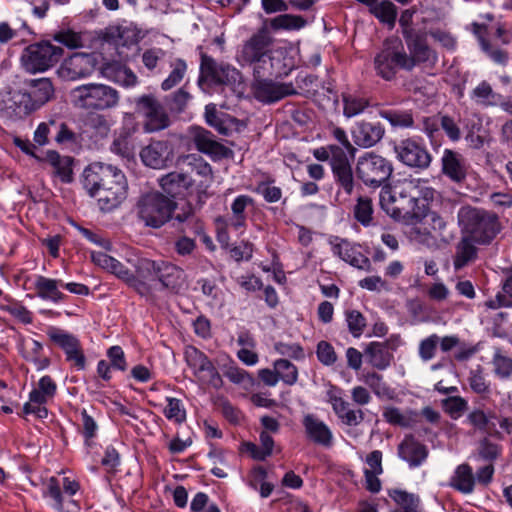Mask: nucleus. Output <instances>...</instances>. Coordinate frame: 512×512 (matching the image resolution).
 <instances>
[{
  "label": "nucleus",
  "instance_id": "obj_45",
  "mask_svg": "<svg viewBox=\"0 0 512 512\" xmlns=\"http://www.w3.org/2000/svg\"><path fill=\"white\" fill-rule=\"evenodd\" d=\"M201 284L202 293L210 299V305L215 308H222L225 304V295L223 291L212 281L202 279L198 281Z\"/></svg>",
  "mask_w": 512,
  "mask_h": 512
},
{
  "label": "nucleus",
  "instance_id": "obj_22",
  "mask_svg": "<svg viewBox=\"0 0 512 512\" xmlns=\"http://www.w3.org/2000/svg\"><path fill=\"white\" fill-rule=\"evenodd\" d=\"M24 85L27 89L23 91L32 113L54 97L55 89L50 78L27 79Z\"/></svg>",
  "mask_w": 512,
  "mask_h": 512
},
{
  "label": "nucleus",
  "instance_id": "obj_52",
  "mask_svg": "<svg viewBox=\"0 0 512 512\" xmlns=\"http://www.w3.org/2000/svg\"><path fill=\"white\" fill-rule=\"evenodd\" d=\"M167 401L168 404L164 409L165 416L176 423H182L186 419V412L181 401L177 398H167Z\"/></svg>",
  "mask_w": 512,
  "mask_h": 512
},
{
  "label": "nucleus",
  "instance_id": "obj_7",
  "mask_svg": "<svg viewBox=\"0 0 512 512\" xmlns=\"http://www.w3.org/2000/svg\"><path fill=\"white\" fill-rule=\"evenodd\" d=\"M242 84V74L231 64L217 62L211 56L201 54L200 75L198 85L204 90V86H228L233 89Z\"/></svg>",
  "mask_w": 512,
  "mask_h": 512
},
{
  "label": "nucleus",
  "instance_id": "obj_58",
  "mask_svg": "<svg viewBox=\"0 0 512 512\" xmlns=\"http://www.w3.org/2000/svg\"><path fill=\"white\" fill-rule=\"evenodd\" d=\"M401 338L398 335H392L385 341H375L371 342L364 352H384V351H394L400 347Z\"/></svg>",
  "mask_w": 512,
  "mask_h": 512
},
{
  "label": "nucleus",
  "instance_id": "obj_31",
  "mask_svg": "<svg viewBox=\"0 0 512 512\" xmlns=\"http://www.w3.org/2000/svg\"><path fill=\"white\" fill-rule=\"evenodd\" d=\"M303 425L308 437L315 443L326 447L332 444V432L323 421L319 420L313 415H307L304 418Z\"/></svg>",
  "mask_w": 512,
  "mask_h": 512
},
{
  "label": "nucleus",
  "instance_id": "obj_9",
  "mask_svg": "<svg viewBox=\"0 0 512 512\" xmlns=\"http://www.w3.org/2000/svg\"><path fill=\"white\" fill-rule=\"evenodd\" d=\"M175 209L176 203L159 192L147 193L137 202L139 218L153 228H159L169 221Z\"/></svg>",
  "mask_w": 512,
  "mask_h": 512
},
{
  "label": "nucleus",
  "instance_id": "obj_40",
  "mask_svg": "<svg viewBox=\"0 0 512 512\" xmlns=\"http://www.w3.org/2000/svg\"><path fill=\"white\" fill-rule=\"evenodd\" d=\"M379 115L394 128L407 129L414 127V117L411 110L386 109L381 110Z\"/></svg>",
  "mask_w": 512,
  "mask_h": 512
},
{
  "label": "nucleus",
  "instance_id": "obj_27",
  "mask_svg": "<svg viewBox=\"0 0 512 512\" xmlns=\"http://www.w3.org/2000/svg\"><path fill=\"white\" fill-rule=\"evenodd\" d=\"M330 243L332 245L334 255H337L350 265L359 269H366L370 265L369 259L362 254L359 247L353 245L347 240L335 237L330 241Z\"/></svg>",
  "mask_w": 512,
  "mask_h": 512
},
{
  "label": "nucleus",
  "instance_id": "obj_4",
  "mask_svg": "<svg viewBox=\"0 0 512 512\" xmlns=\"http://www.w3.org/2000/svg\"><path fill=\"white\" fill-rule=\"evenodd\" d=\"M135 268L138 276L150 287L149 295L152 290L158 289V286L175 293L183 288V270L169 262L142 258L137 260Z\"/></svg>",
  "mask_w": 512,
  "mask_h": 512
},
{
  "label": "nucleus",
  "instance_id": "obj_24",
  "mask_svg": "<svg viewBox=\"0 0 512 512\" xmlns=\"http://www.w3.org/2000/svg\"><path fill=\"white\" fill-rule=\"evenodd\" d=\"M192 139L199 151L211 156L213 159L228 158L233 153L232 150L217 142L213 134L204 128H192Z\"/></svg>",
  "mask_w": 512,
  "mask_h": 512
},
{
  "label": "nucleus",
  "instance_id": "obj_32",
  "mask_svg": "<svg viewBox=\"0 0 512 512\" xmlns=\"http://www.w3.org/2000/svg\"><path fill=\"white\" fill-rule=\"evenodd\" d=\"M254 205V200L248 195L237 196L231 204V215L227 219V226L238 231L246 226L248 207Z\"/></svg>",
  "mask_w": 512,
  "mask_h": 512
},
{
  "label": "nucleus",
  "instance_id": "obj_49",
  "mask_svg": "<svg viewBox=\"0 0 512 512\" xmlns=\"http://www.w3.org/2000/svg\"><path fill=\"white\" fill-rule=\"evenodd\" d=\"M374 15L384 23L393 25L396 20V7L390 1H382L373 9Z\"/></svg>",
  "mask_w": 512,
  "mask_h": 512
},
{
  "label": "nucleus",
  "instance_id": "obj_36",
  "mask_svg": "<svg viewBox=\"0 0 512 512\" xmlns=\"http://www.w3.org/2000/svg\"><path fill=\"white\" fill-rule=\"evenodd\" d=\"M450 486L463 494H471L475 487V476L468 464L459 465L450 479Z\"/></svg>",
  "mask_w": 512,
  "mask_h": 512
},
{
  "label": "nucleus",
  "instance_id": "obj_21",
  "mask_svg": "<svg viewBox=\"0 0 512 512\" xmlns=\"http://www.w3.org/2000/svg\"><path fill=\"white\" fill-rule=\"evenodd\" d=\"M334 157V162L331 163V172L333 175L334 183L338 190L337 195L344 193L347 196L352 195L356 186V180L352 168L349 155L337 153Z\"/></svg>",
  "mask_w": 512,
  "mask_h": 512
},
{
  "label": "nucleus",
  "instance_id": "obj_20",
  "mask_svg": "<svg viewBox=\"0 0 512 512\" xmlns=\"http://www.w3.org/2000/svg\"><path fill=\"white\" fill-rule=\"evenodd\" d=\"M140 157L147 167L164 169L173 162V144L167 140H153L141 150Z\"/></svg>",
  "mask_w": 512,
  "mask_h": 512
},
{
  "label": "nucleus",
  "instance_id": "obj_25",
  "mask_svg": "<svg viewBox=\"0 0 512 512\" xmlns=\"http://www.w3.org/2000/svg\"><path fill=\"white\" fill-rule=\"evenodd\" d=\"M186 361L200 381L215 388L222 385L219 373L205 354H186Z\"/></svg>",
  "mask_w": 512,
  "mask_h": 512
},
{
  "label": "nucleus",
  "instance_id": "obj_50",
  "mask_svg": "<svg viewBox=\"0 0 512 512\" xmlns=\"http://www.w3.org/2000/svg\"><path fill=\"white\" fill-rule=\"evenodd\" d=\"M53 39L70 49H76L83 46L81 34L72 30L59 31L53 36Z\"/></svg>",
  "mask_w": 512,
  "mask_h": 512
},
{
  "label": "nucleus",
  "instance_id": "obj_62",
  "mask_svg": "<svg viewBox=\"0 0 512 512\" xmlns=\"http://www.w3.org/2000/svg\"><path fill=\"white\" fill-rule=\"evenodd\" d=\"M383 417L388 423L402 427H408L411 422L408 416L401 413V411L395 407H387L383 412Z\"/></svg>",
  "mask_w": 512,
  "mask_h": 512
},
{
  "label": "nucleus",
  "instance_id": "obj_15",
  "mask_svg": "<svg viewBox=\"0 0 512 512\" xmlns=\"http://www.w3.org/2000/svg\"><path fill=\"white\" fill-rule=\"evenodd\" d=\"M394 152L400 162L411 168L424 170L432 162V156L426 147L412 138L399 141L394 146Z\"/></svg>",
  "mask_w": 512,
  "mask_h": 512
},
{
  "label": "nucleus",
  "instance_id": "obj_14",
  "mask_svg": "<svg viewBox=\"0 0 512 512\" xmlns=\"http://www.w3.org/2000/svg\"><path fill=\"white\" fill-rule=\"evenodd\" d=\"M136 113L144 118V130L152 133L161 131L170 125L169 116L153 95H142L135 100Z\"/></svg>",
  "mask_w": 512,
  "mask_h": 512
},
{
  "label": "nucleus",
  "instance_id": "obj_2",
  "mask_svg": "<svg viewBox=\"0 0 512 512\" xmlns=\"http://www.w3.org/2000/svg\"><path fill=\"white\" fill-rule=\"evenodd\" d=\"M399 194L396 205L390 209V216L396 220L411 222L420 220L428 210V201L434 197L435 190L422 180H404L396 185Z\"/></svg>",
  "mask_w": 512,
  "mask_h": 512
},
{
  "label": "nucleus",
  "instance_id": "obj_5",
  "mask_svg": "<svg viewBox=\"0 0 512 512\" xmlns=\"http://www.w3.org/2000/svg\"><path fill=\"white\" fill-rule=\"evenodd\" d=\"M458 220L468 237L479 244L490 243L501 230L498 216L480 208L462 207L458 212Z\"/></svg>",
  "mask_w": 512,
  "mask_h": 512
},
{
  "label": "nucleus",
  "instance_id": "obj_35",
  "mask_svg": "<svg viewBox=\"0 0 512 512\" xmlns=\"http://www.w3.org/2000/svg\"><path fill=\"white\" fill-rule=\"evenodd\" d=\"M109 273L125 281L134 288L141 296H149L150 287L138 275L134 276L121 262L114 258Z\"/></svg>",
  "mask_w": 512,
  "mask_h": 512
},
{
  "label": "nucleus",
  "instance_id": "obj_60",
  "mask_svg": "<svg viewBox=\"0 0 512 512\" xmlns=\"http://www.w3.org/2000/svg\"><path fill=\"white\" fill-rule=\"evenodd\" d=\"M399 194L396 193V185L390 187L384 185L380 191V205L382 209L390 215V209L396 205Z\"/></svg>",
  "mask_w": 512,
  "mask_h": 512
},
{
  "label": "nucleus",
  "instance_id": "obj_42",
  "mask_svg": "<svg viewBox=\"0 0 512 512\" xmlns=\"http://www.w3.org/2000/svg\"><path fill=\"white\" fill-rule=\"evenodd\" d=\"M171 71L167 78L161 83V88L164 91L171 90L177 86L185 77L187 73V63L184 59L175 58L170 63Z\"/></svg>",
  "mask_w": 512,
  "mask_h": 512
},
{
  "label": "nucleus",
  "instance_id": "obj_37",
  "mask_svg": "<svg viewBox=\"0 0 512 512\" xmlns=\"http://www.w3.org/2000/svg\"><path fill=\"white\" fill-rule=\"evenodd\" d=\"M34 285L37 296L43 300H50L54 303H58L64 298L63 293L58 289L59 285H63L60 280L38 276Z\"/></svg>",
  "mask_w": 512,
  "mask_h": 512
},
{
  "label": "nucleus",
  "instance_id": "obj_44",
  "mask_svg": "<svg viewBox=\"0 0 512 512\" xmlns=\"http://www.w3.org/2000/svg\"><path fill=\"white\" fill-rule=\"evenodd\" d=\"M306 20L299 15L281 14L270 21L274 30H299L306 25Z\"/></svg>",
  "mask_w": 512,
  "mask_h": 512
},
{
  "label": "nucleus",
  "instance_id": "obj_17",
  "mask_svg": "<svg viewBox=\"0 0 512 512\" xmlns=\"http://www.w3.org/2000/svg\"><path fill=\"white\" fill-rule=\"evenodd\" d=\"M96 58L89 53H74L58 68V75L66 81H75L91 75L96 68Z\"/></svg>",
  "mask_w": 512,
  "mask_h": 512
},
{
  "label": "nucleus",
  "instance_id": "obj_47",
  "mask_svg": "<svg viewBox=\"0 0 512 512\" xmlns=\"http://www.w3.org/2000/svg\"><path fill=\"white\" fill-rule=\"evenodd\" d=\"M274 369L279 376V379L287 384H293L297 380V369L288 360L279 359L274 363Z\"/></svg>",
  "mask_w": 512,
  "mask_h": 512
},
{
  "label": "nucleus",
  "instance_id": "obj_1",
  "mask_svg": "<svg viewBox=\"0 0 512 512\" xmlns=\"http://www.w3.org/2000/svg\"><path fill=\"white\" fill-rule=\"evenodd\" d=\"M82 184L104 212L117 208L126 198L128 184L124 173L109 164L95 162L82 174Z\"/></svg>",
  "mask_w": 512,
  "mask_h": 512
},
{
  "label": "nucleus",
  "instance_id": "obj_34",
  "mask_svg": "<svg viewBox=\"0 0 512 512\" xmlns=\"http://www.w3.org/2000/svg\"><path fill=\"white\" fill-rule=\"evenodd\" d=\"M46 161L62 182L70 183L73 180V159L70 156H61L58 152L50 150L47 152Z\"/></svg>",
  "mask_w": 512,
  "mask_h": 512
},
{
  "label": "nucleus",
  "instance_id": "obj_46",
  "mask_svg": "<svg viewBox=\"0 0 512 512\" xmlns=\"http://www.w3.org/2000/svg\"><path fill=\"white\" fill-rule=\"evenodd\" d=\"M390 497L404 508V512H418L419 499L413 494L402 490H392Z\"/></svg>",
  "mask_w": 512,
  "mask_h": 512
},
{
  "label": "nucleus",
  "instance_id": "obj_26",
  "mask_svg": "<svg viewBox=\"0 0 512 512\" xmlns=\"http://www.w3.org/2000/svg\"><path fill=\"white\" fill-rule=\"evenodd\" d=\"M385 134L379 122L359 121L352 130L354 143L361 148H371L381 141Z\"/></svg>",
  "mask_w": 512,
  "mask_h": 512
},
{
  "label": "nucleus",
  "instance_id": "obj_48",
  "mask_svg": "<svg viewBox=\"0 0 512 512\" xmlns=\"http://www.w3.org/2000/svg\"><path fill=\"white\" fill-rule=\"evenodd\" d=\"M492 415L481 409H475L467 416L468 422L476 429L484 433H490Z\"/></svg>",
  "mask_w": 512,
  "mask_h": 512
},
{
  "label": "nucleus",
  "instance_id": "obj_12",
  "mask_svg": "<svg viewBox=\"0 0 512 512\" xmlns=\"http://www.w3.org/2000/svg\"><path fill=\"white\" fill-rule=\"evenodd\" d=\"M73 98L74 104L79 108L104 110L118 104L119 94L107 85L88 84L75 88Z\"/></svg>",
  "mask_w": 512,
  "mask_h": 512
},
{
  "label": "nucleus",
  "instance_id": "obj_28",
  "mask_svg": "<svg viewBox=\"0 0 512 512\" xmlns=\"http://www.w3.org/2000/svg\"><path fill=\"white\" fill-rule=\"evenodd\" d=\"M170 220H173V226L182 225L180 228L183 233L201 234L202 222L195 216L193 207L185 203L180 208L172 212Z\"/></svg>",
  "mask_w": 512,
  "mask_h": 512
},
{
  "label": "nucleus",
  "instance_id": "obj_53",
  "mask_svg": "<svg viewBox=\"0 0 512 512\" xmlns=\"http://www.w3.org/2000/svg\"><path fill=\"white\" fill-rule=\"evenodd\" d=\"M480 46L483 52L495 63L506 65L509 60L508 52L494 48L484 37H480Z\"/></svg>",
  "mask_w": 512,
  "mask_h": 512
},
{
  "label": "nucleus",
  "instance_id": "obj_51",
  "mask_svg": "<svg viewBox=\"0 0 512 512\" xmlns=\"http://www.w3.org/2000/svg\"><path fill=\"white\" fill-rule=\"evenodd\" d=\"M372 203L369 198L359 197L354 208L355 218L363 225H368L372 219Z\"/></svg>",
  "mask_w": 512,
  "mask_h": 512
},
{
  "label": "nucleus",
  "instance_id": "obj_16",
  "mask_svg": "<svg viewBox=\"0 0 512 512\" xmlns=\"http://www.w3.org/2000/svg\"><path fill=\"white\" fill-rule=\"evenodd\" d=\"M31 113L23 90L10 86L0 89V117L16 121Z\"/></svg>",
  "mask_w": 512,
  "mask_h": 512
},
{
  "label": "nucleus",
  "instance_id": "obj_29",
  "mask_svg": "<svg viewBox=\"0 0 512 512\" xmlns=\"http://www.w3.org/2000/svg\"><path fill=\"white\" fill-rule=\"evenodd\" d=\"M398 454L410 466L417 467L427 458L428 450L425 445L418 442L413 436H406L399 445Z\"/></svg>",
  "mask_w": 512,
  "mask_h": 512
},
{
  "label": "nucleus",
  "instance_id": "obj_10",
  "mask_svg": "<svg viewBox=\"0 0 512 512\" xmlns=\"http://www.w3.org/2000/svg\"><path fill=\"white\" fill-rule=\"evenodd\" d=\"M392 173V163L373 151L365 152L357 159L356 175L368 187L383 186Z\"/></svg>",
  "mask_w": 512,
  "mask_h": 512
},
{
  "label": "nucleus",
  "instance_id": "obj_13",
  "mask_svg": "<svg viewBox=\"0 0 512 512\" xmlns=\"http://www.w3.org/2000/svg\"><path fill=\"white\" fill-rule=\"evenodd\" d=\"M63 54V49L50 42L29 45L21 55V63L29 73L44 72L56 64Z\"/></svg>",
  "mask_w": 512,
  "mask_h": 512
},
{
  "label": "nucleus",
  "instance_id": "obj_11",
  "mask_svg": "<svg viewBox=\"0 0 512 512\" xmlns=\"http://www.w3.org/2000/svg\"><path fill=\"white\" fill-rule=\"evenodd\" d=\"M327 395L334 413L344 425V433L352 440L360 442L365 435L362 426L365 417L364 411L351 408L350 404L342 398L340 390L335 387H332Z\"/></svg>",
  "mask_w": 512,
  "mask_h": 512
},
{
  "label": "nucleus",
  "instance_id": "obj_19",
  "mask_svg": "<svg viewBox=\"0 0 512 512\" xmlns=\"http://www.w3.org/2000/svg\"><path fill=\"white\" fill-rule=\"evenodd\" d=\"M254 97L263 103H272L296 94L292 83H278L263 77L254 76L252 83Z\"/></svg>",
  "mask_w": 512,
  "mask_h": 512
},
{
  "label": "nucleus",
  "instance_id": "obj_56",
  "mask_svg": "<svg viewBox=\"0 0 512 512\" xmlns=\"http://www.w3.org/2000/svg\"><path fill=\"white\" fill-rule=\"evenodd\" d=\"M344 115L348 118L354 117L365 110L368 106V102L362 98H356L353 96H344Z\"/></svg>",
  "mask_w": 512,
  "mask_h": 512
},
{
  "label": "nucleus",
  "instance_id": "obj_59",
  "mask_svg": "<svg viewBox=\"0 0 512 512\" xmlns=\"http://www.w3.org/2000/svg\"><path fill=\"white\" fill-rule=\"evenodd\" d=\"M346 321L349 328V331L354 336H359L363 332V329L366 326V321L364 316L356 310H351L346 312Z\"/></svg>",
  "mask_w": 512,
  "mask_h": 512
},
{
  "label": "nucleus",
  "instance_id": "obj_3",
  "mask_svg": "<svg viewBox=\"0 0 512 512\" xmlns=\"http://www.w3.org/2000/svg\"><path fill=\"white\" fill-rule=\"evenodd\" d=\"M274 39L267 28H261L238 49L236 60L241 66H253L256 77L272 76L274 72L272 45Z\"/></svg>",
  "mask_w": 512,
  "mask_h": 512
},
{
  "label": "nucleus",
  "instance_id": "obj_39",
  "mask_svg": "<svg viewBox=\"0 0 512 512\" xmlns=\"http://www.w3.org/2000/svg\"><path fill=\"white\" fill-rule=\"evenodd\" d=\"M47 335L57 348L65 352H80L81 350L78 339L65 330L51 327L47 331Z\"/></svg>",
  "mask_w": 512,
  "mask_h": 512
},
{
  "label": "nucleus",
  "instance_id": "obj_38",
  "mask_svg": "<svg viewBox=\"0 0 512 512\" xmlns=\"http://www.w3.org/2000/svg\"><path fill=\"white\" fill-rule=\"evenodd\" d=\"M470 237H463L455 247L453 265L456 270H460L474 261L477 257V248Z\"/></svg>",
  "mask_w": 512,
  "mask_h": 512
},
{
  "label": "nucleus",
  "instance_id": "obj_18",
  "mask_svg": "<svg viewBox=\"0 0 512 512\" xmlns=\"http://www.w3.org/2000/svg\"><path fill=\"white\" fill-rule=\"evenodd\" d=\"M405 42L409 50L408 59L412 62L410 65L411 70L419 64L433 67L437 63L438 55L427 44L425 34L412 33L410 30H407L405 31Z\"/></svg>",
  "mask_w": 512,
  "mask_h": 512
},
{
  "label": "nucleus",
  "instance_id": "obj_63",
  "mask_svg": "<svg viewBox=\"0 0 512 512\" xmlns=\"http://www.w3.org/2000/svg\"><path fill=\"white\" fill-rule=\"evenodd\" d=\"M440 126L452 141H458L461 138V131L453 118L447 115H440Z\"/></svg>",
  "mask_w": 512,
  "mask_h": 512
},
{
  "label": "nucleus",
  "instance_id": "obj_6",
  "mask_svg": "<svg viewBox=\"0 0 512 512\" xmlns=\"http://www.w3.org/2000/svg\"><path fill=\"white\" fill-rule=\"evenodd\" d=\"M413 227L410 230V238L417 244L428 248H437L440 243H448L451 235L447 233V222L435 212L428 213L422 219L410 222Z\"/></svg>",
  "mask_w": 512,
  "mask_h": 512
},
{
  "label": "nucleus",
  "instance_id": "obj_23",
  "mask_svg": "<svg viewBox=\"0 0 512 512\" xmlns=\"http://www.w3.org/2000/svg\"><path fill=\"white\" fill-rule=\"evenodd\" d=\"M440 160L441 172L450 181L460 184L466 180L470 165L461 153L446 148L443 150Z\"/></svg>",
  "mask_w": 512,
  "mask_h": 512
},
{
  "label": "nucleus",
  "instance_id": "obj_61",
  "mask_svg": "<svg viewBox=\"0 0 512 512\" xmlns=\"http://www.w3.org/2000/svg\"><path fill=\"white\" fill-rule=\"evenodd\" d=\"M344 149L339 145L330 144L324 147L317 148L313 151V156L318 161H329V165L334 162V157L338 155L337 153L344 154Z\"/></svg>",
  "mask_w": 512,
  "mask_h": 512
},
{
  "label": "nucleus",
  "instance_id": "obj_55",
  "mask_svg": "<svg viewBox=\"0 0 512 512\" xmlns=\"http://www.w3.org/2000/svg\"><path fill=\"white\" fill-rule=\"evenodd\" d=\"M494 372L500 378H508L512 374V357L506 354H495L493 359Z\"/></svg>",
  "mask_w": 512,
  "mask_h": 512
},
{
  "label": "nucleus",
  "instance_id": "obj_64",
  "mask_svg": "<svg viewBox=\"0 0 512 512\" xmlns=\"http://www.w3.org/2000/svg\"><path fill=\"white\" fill-rule=\"evenodd\" d=\"M331 134L333 138L339 142L340 147L344 149L347 155H350L352 158L356 152V148L352 145L350 140L348 139L346 131L341 127H333L331 129Z\"/></svg>",
  "mask_w": 512,
  "mask_h": 512
},
{
  "label": "nucleus",
  "instance_id": "obj_57",
  "mask_svg": "<svg viewBox=\"0 0 512 512\" xmlns=\"http://www.w3.org/2000/svg\"><path fill=\"white\" fill-rule=\"evenodd\" d=\"M496 302L491 301L490 307H509L512 305V274L508 276L502 284V292L496 296Z\"/></svg>",
  "mask_w": 512,
  "mask_h": 512
},
{
  "label": "nucleus",
  "instance_id": "obj_33",
  "mask_svg": "<svg viewBox=\"0 0 512 512\" xmlns=\"http://www.w3.org/2000/svg\"><path fill=\"white\" fill-rule=\"evenodd\" d=\"M101 73L108 80L125 87H132L137 83V76L133 71L118 62L106 63L101 68Z\"/></svg>",
  "mask_w": 512,
  "mask_h": 512
},
{
  "label": "nucleus",
  "instance_id": "obj_41",
  "mask_svg": "<svg viewBox=\"0 0 512 512\" xmlns=\"http://www.w3.org/2000/svg\"><path fill=\"white\" fill-rule=\"evenodd\" d=\"M111 152L123 159L131 160L135 154V145L131 133L124 129L113 140L110 146Z\"/></svg>",
  "mask_w": 512,
  "mask_h": 512
},
{
  "label": "nucleus",
  "instance_id": "obj_8",
  "mask_svg": "<svg viewBox=\"0 0 512 512\" xmlns=\"http://www.w3.org/2000/svg\"><path fill=\"white\" fill-rule=\"evenodd\" d=\"M411 64L403 44L397 39L386 40L374 58L377 75L388 81L395 77L397 69L411 71Z\"/></svg>",
  "mask_w": 512,
  "mask_h": 512
},
{
  "label": "nucleus",
  "instance_id": "obj_43",
  "mask_svg": "<svg viewBox=\"0 0 512 512\" xmlns=\"http://www.w3.org/2000/svg\"><path fill=\"white\" fill-rule=\"evenodd\" d=\"M205 118L207 123L215 128L220 134L228 135L230 128L228 122L230 117L224 113H218L214 105H207L205 108Z\"/></svg>",
  "mask_w": 512,
  "mask_h": 512
},
{
  "label": "nucleus",
  "instance_id": "obj_54",
  "mask_svg": "<svg viewBox=\"0 0 512 512\" xmlns=\"http://www.w3.org/2000/svg\"><path fill=\"white\" fill-rule=\"evenodd\" d=\"M28 26L22 22L18 27L12 26L8 22H0V44H6L9 41L17 38L23 31L27 30Z\"/></svg>",
  "mask_w": 512,
  "mask_h": 512
},
{
  "label": "nucleus",
  "instance_id": "obj_30",
  "mask_svg": "<svg viewBox=\"0 0 512 512\" xmlns=\"http://www.w3.org/2000/svg\"><path fill=\"white\" fill-rule=\"evenodd\" d=\"M162 190L171 197L183 196L193 185L192 178L183 172H171L159 180Z\"/></svg>",
  "mask_w": 512,
  "mask_h": 512
}]
</instances>
